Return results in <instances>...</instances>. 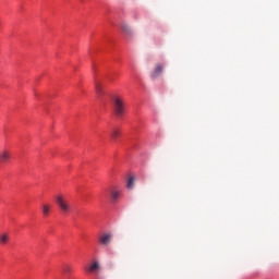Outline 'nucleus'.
I'll use <instances>...</instances> for the list:
<instances>
[{
  "mask_svg": "<svg viewBox=\"0 0 279 279\" xmlns=\"http://www.w3.org/2000/svg\"><path fill=\"white\" fill-rule=\"evenodd\" d=\"M113 111L116 117H123L125 114V101L120 96L113 98Z\"/></svg>",
  "mask_w": 279,
  "mask_h": 279,
  "instance_id": "1",
  "label": "nucleus"
},
{
  "mask_svg": "<svg viewBox=\"0 0 279 279\" xmlns=\"http://www.w3.org/2000/svg\"><path fill=\"white\" fill-rule=\"evenodd\" d=\"M57 205L59 206L61 213L63 215H66L71 210V205L69 204V201L62 197V195H59L56 197Z\"/></svg>",
  "mask_w": 279,
  "mask_h": 279,
  "instance_id": "2",
  "label": "nucleus"
},
{
  "mask_svg": "<svg viewBox=\"0 0 279 279\" xmlns=\"http://www.w3.org/2000/svg\"><path fill=\"white\" fill-rule=\"evenodd\" d=\"M12 160V151L8 148L0 150V165H8Z\"/></svg>",
  "mask_w": 279,
  "mask_h": 279,
  "instance_id": "3",
  "label": "nucleus"
},
{
  "mask_svg": "<svg viewBox=\"0 0 279 279\" xmlns=\"http://www.w3.org/2000/svg\"><path fill=\"white\" fill-rule=\"evenodd\" d=\"M162 71H165V65L162 63L157 64L153 72L150 73V77L153 80H156V77H159Z\"/></svg>",
  "mask_w": 279,
  "mask_h": 279,
  "instance_id": "4",
  "label": "nucleus"
},
{
  "mask_svg": "<svg viewBox=\"0 0 279 279\" xmlns=\"http://www.w3.org/2000/svg\"><path fill=\"white\" fill-rule=\"evenodd\" d=\"M119 136H121V129L120 128H113L110 131L111 141H113V143H117V141H119Z\"/></svg>",
  "mask_w": 279,
  "mask_h": 279,
  "instance_id": "5",
  "label": "nucleus"
},
{
  "mask_svg": "<svg viewBox=\"0 0 279 279\" xmlns=\"http://www.w3.org/2000/svg\"><path fill=\"white\" fill-rule=\"evenodd\" d=\"M99 241H100L101 245H110V242L112 241V234L106 233L99 238Z\"/></svg>",
  "mask_w": 279,
  "mask_h": 279,
  "instance_id": "6",
  "label": "nucleus"
},
{
  "mask_svg": "<svg viewBox=\"0 0 279 279\" xmlns=\"http://www.w3.org/2000/svg\"><path fill=\"white\" fill-rule=\"evenodd\" d=\"M51 208H52L51 204H44V205L41 206V213H43V215H44L45 217H49V214L51 213Z\"/></svg>",
  "mask_w": 279,
  "mask_h": 279,
  "instance_id": "7",
  "label": "nucleus"
},
{
  "mask_svg": "<svg viewBox=\"0 0 279 279\" xmlns=\"http://www.w3.org/2000/svg\"><path fill=\"white\" fill-rule=\"evenodd\" d=\"M121 29L125 36H132V28H130V25L122 23L121 24Z\"/></svg>",
  "mask_w": 279,
  "mask_h": 279,
  "instance_id": "8",
  "label": "nucleus"
},
{
  "mask_svg": "<svg viewBox=\"0 0 279 279\" xmlns=\"http://www.w3.org/2000/svg\"><path fill=\"white\" fill-rule=\"evenodd\" d=\"M10 241V235L8 233H2L0 235V243L1 245H5Z\"/></svg>",
  "mask_w": 279,
  "mask_h": 279,
  "instance_id": "9",
  "label": "nucleus"
},
{
  "mask_svg": "<svg viewBox=\"0 0 279 279\" xmlns=\"http://www.w3.org/2000/svg\"><path fill=\"white\" fill-rule=\"evenodd\" d=\"M99 269V262H95L93 265L89 266L88 271L94 274V271H98Z\"/></svg>",
  "mask_w": 279,
  "mask_h": 279,
  "instance_id": "10",
  "label": "nucleus"
},
{
  "mask_svg": "<svg viewBox=\"0 0 279 279\" xmlns=\"http://www.w3.org/2000/svg\"><path fill=\"white\" fill-rule=\"evenodd\" d=\"M121 193L119 191H112L111 192V199L112 202H117V199H119Z\"/></svg>",
  "mask_w": 279,
  "mask_h": 279,
  "instance_id": "11",
  "label": "nucleus"
},
{
  "mask_svg": "<svg viewBox=\"0 0 279 279\" xmlns=\"http://www.w3.org/2000/svg\"><path fill=\"white\" fill-rule=\"evenodd\" d=\"M95 88L98 97H101V95H104V90L101 89V84L96 83Z\"/></svg>",
  "mask_w": 279,
  "mask_h": 279,
  "instance_id": "12",
  "label": "nucleus"
},
{
  "mask_svg": "<svg viewBox=\"0 0 279 279\" xmlns=\"http://www.w3.org/2000/svg\"><path fill=\"white\" fill-rule=\"evenodd\" d=\"M128 189H134V177H130L126 184Z\"/></svg>",
  "mask_w": 279,
  "mask_h": 279,
  "instance_id": "13",
  "label": "nucleus"
},
{
  "mask_svg": "<svg viewBox=\"0 0 279 279\" xmlns=\"http://www.w3.org/2000/svg\"><path fill=\"white\" fill-rule=\"evenodd\" d=\"M63 271H64L65 274H71V266H65V267L63 268Z\"/></svg>",
  "mask_w": 279,
  "mask_h": 279,
  "instance_id": "14",
  "label": "nucleus"
}]
</instances>
